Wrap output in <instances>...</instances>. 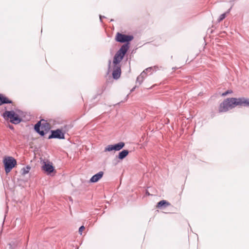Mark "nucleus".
I'll return each instance as SVG.
<instances>
[{
    "label": "nucleus",
    "mask_w": 249,
    "mask_h": 249,
    "mask_svg": "<svg viewBox=\"0 0 249 249\" xmlns=\"http://www.w3.org/2000/svg\"><path fill=\"white\" fill-rule=\"evenodd\" d=\"M236 106L249 107V99L243 97L227 98L220 104L219 111L220 112H226L229 109H231Z\"/></svg>",
    "instance_id": "f257e3e1"
},
{
    "label": "nucleus",
    "mask_w": 249,
    "mask_h": 249,
    "mask_svg": "<svg viewBox=\"0 0 249 249\" xmlns=\"http://www.w3.org/2000/svg\"><path fill=\"white\" fill-rule=\"evenodd\" d=\"M35 130L41 136H44L50 129V126L47 123H41L40 121L35 125Z\"/></svg>",
    "instance_id": "f03ea898"
},
{
    "label": "nucleus",
    "mask_w": 249,
    "mask_h": 249,
    "mask_svg": "<svg viewBox=\"0 0 249 249\" xmlns=\"http://www.w3.org/2000/svg\"><path fill=\"white\" fill-rule=\"evenodd\" d=\"M134 37L132 35H127L118 33L116 35V40L120 43H125L129 46V42L133 40Z\"/></svg>",
    "instance_id": "7ed1b4c3"
},
{
    "label": "nucleus",
    "mask_w": 249,
    "mask_h": 249,
    "mask_svg": "<svg viewBox=\"0 0 249 249\" xmlns=\"http://www.w3.org/2000/svg\"><path fill=\"white\" fill-rule=\"evenodd\" d=\"M31 119V116L27 113L17 109V124L21 122H27Z\"/></svg>",
    "instance_id": "20e7f679"
},
{
    "label": "nucleus",
    "mask_w": 249,
    "mask_h": 249,
    "mask_svg": "<svg viewBox=\"0 0 249 249\" xmlns=\"http://www.w3.org/2000/svg\"><path fill=\"white\" fill-rule=\"evenodd\" d=\"M5 170L7 174L9 173L12 169L16 165V160L12 157L5 158L3 160Z\"/></svg>",
    "instance_id": "39448f33"
},
{
    "label": "nucleus",
    "mask_w": 249,
    "mask_h": 249,
    "mask_svg": "<svg viewBox=\"0 0 249 249\" xmlns=\"http://www.w3.org/2000/svg\"><path fill=\"white\" fill-rule=\"evenodd\" d=\"M125 143L124 142H120L114 144H110L106 146L104 152H111L112 151H118L124 147Z\"/></svg>",
    "instance_id": "423d86ee"
},
{
    "label": "nucleus",
    "mask_w": 249,
    "mask_h": 249,
    "mask_svg": "<svg viewBox=\"0 0 249 249\" xmlns=\"http://www.w3.org/2000/svg\"><path fill=\"white\" fill-rule=\"evenodd\" d=\"M48 139H64V133L62 132V130L60 129L51 130V134L49 136Z\"/></svg>",
    "instance_id": "0eeeda50"
},
{
    "label": "nucleus",
    "mask_w": 249,
    "mask_h": 249,
    "mask_svg": "<svg viewBox=\"0 0 249 249\" xmlns=\"http://www.w3.org/2000/svg\"><path fill=\"white\" fill-rule=\"evenodd\" d=\"M3 117L7 121H10L11 123L16 124V114L14 111H6L3 114Z\"/></svg>",
    "instance_id": "6e6552de"
},
{
    "label": "nucleus",
    "mask_w": 249,
    "mask_h": 249,
    "mask_svg": "<svg viewBox=\"0 0 249 249\" xmlns=\"http://www.w3.org/2000/svg\"><path fill=\"white\" fill-rule=\"evenodd\" d=\"M129 48V46H128L127 44H123L120 49L117 52V54L119 56L121 57V59H123L125 54L127 53V51Z\"/></svg>",
    "instance_id": "1a4fd4ad"
},
{
    "label": "nucleus",
    "mask_w": 249,
    "mask_h": 249,
    "mask_svg": "<svg viewBox=\"0 0 249 249\" xmlns=\"http://www.w3.org/2000/svg\"><path fill=\"white\" fill-rule=\"evenodd\" d=\"M42 169L47 173V174H50L53 172L54 169L52 163L50 162L43 161Z\"/></svg>",
    "instance_id": "9d476101"
},
{
    "label": "nucleus",
    "mask_w": 249,
    "mask_h": 249,
    "mask_svg": "<svg viewBox=\"0 0 249 249\" xmlns=\"http://www.w3.org/2000/svg\"><path fill=\"white\" fill-rule=\"evenodd\" d=\"M121 69L120 66H114L112 71V77L113 79L117 80L121 76Z\"/></svg>",
    "instance_id": "9b49d317"
},
{
    "label": "nucleus",
    "mask_w": 249,
    "mask_h": 249,
    "mask_svg": "<svg viewBox=\"0 0 249 249\" xmlns=\"http://www.w3.org/2000/svg\"><path fill=\"white\" fill-rule=\"evenodd\" d=\"M104 173L103 171H100L98 173L94 175L90 179V182L94 183L99 180L103 176Z\"/></svg>",
    "instance_id": "f8f14e48"
},
{
    "label": "nucleus",
    "mask_w": 249,
    "mask_h": 249,
    "mask_svg": "<svg viewBox=\"0 0 249 249\" xmlns=\"http://www.w3.org/2000/svg\"><path fill=\"white\" fill-rule=\"evenodd\" d=\"M12 101L4 94L0 93V106L4 104H11Z\"/></svg>",
    "instance_id": "ddd939ff"
},
{
    "label": "nucleus",
    "mask_w": 249,
    "mask_h": 249,
    "mask_svg": "<svg viewBox=\"0 0 249 249\" xmlns=\"http://www.w3.org/2000/svg\"><path fill=\"white\" fill-rule=\"evenodd\" d=\"M129 154V151L128 150L124 149L119 153L117 156L119 160H122L124 159Z\"/></svg>",
    "instance_id": "4468645a"
},
{
    "label": "nucleus",
    "mask_w": 249,
    "mask_h": 249,
    "mask_svg": "<svg viewBox=\"0 0 249 249\" xmlns=\"http://www.w3.org/2000/svg\"><path fill=\"white\" fill-rule=\"evenodd\" d=\"M170 205V204L168 201H167L166 200H162L159 201L157 203V207L158 208H161L162 207L168 206Z\"/></svg>",
    "instance_id": "2eb2a0df"
},
{
    "label": "nucleus",
    "mask_w": 249,
    "mask_h": 249,
    "mask_svg": "<svg viewBox=\"0 0 249 249\" xmlns=\"http://www.w3.org/2000/svg\"><path fill=\"white\" fill-rule=\"evenodd\" d=\"M121 57L119 56L117 54H115L113 60V63L114 64V66H119V63L123 60L121 59Z\"/></svg>",
    "instance_id": "dca6fc26"
},
{
    "label": "nucleus",
    "mask_w": 249,
    "mask_h": 249,
    "mask_svg": "<svg viewBox=\"0 0 249 249\" xmlns=\"http://www.w3.org/2000/svg\"><path fill=\"white\" fill-rule=\"evenodd\" d=\"M30 169H31V167L29 165H27L25 167H23L21 169L20 173L22 175H25L29 173Z\"/></svg>",
    "instance_id": "f3484780"
},
{
    "label": "nucleus",
    "mask_w": 249,
    "mask_h": 249,
    "mask_svg": "<svg viewBox=\"0 0 249 249\" xmlns=\"http://www.w3.org/2000/svg\"><path fill=\"white\" fill-rule=\"evenodd\" d=\"M144 79V78H143V77H142L141 76V75L140 74L139 76H138L137 77L136 82H137V83H139V84H141Z\"/></svg>",
    "instance_id": "a211bd4d"
},
{
    "label": "nucleus",
    "mask_w": 249,
    "mask_h": 249,
    "mask_svg": "<svg viewBox=\"0 0 249 249\" xmlns=\"http://www.w3.org/2000/svg\"><path fill=\"white\" fill-rule=\"evenodd\" d=\"M157 67L156 66H154L153 67H149V68H146L145 70V71H146V72L148 73V72H150V73H152V71H153L154 69L156 71V69H157Z\"/></svg>",
    "instance_id": "6ab92c4d"
},
{
    "label": "nucleus",
    "mask_w": 249,
    "mask_h": 249,
    "mask_svg": "<svg viewBox=\"0 0 249 249\" xmlns=\"http://www.w3.org/2000/svg\"><path fill=\"white\" fill-rule=\"evenodd\" d=\"M226 17V13L221 14L218 18V21L220 22L223 20Z\"/></svg>",
    "instance_id": "aec40b11"
},
{
    "label": "nucleus",
    "mask_w": 249,
    "mask_h": 249,
    "mask_svg": "<svg viewBox=\"0 0 249 249\" xmlns=\"http://www.w3.org/2000/svg\"><path fill=\"white\" fill-rule=\"evenodd\" d=\"M147 72H146V71H145V70H144L141 73V75L142 77H143L144 78H145L146 76H147Z\"/></svg>",
    "instance_id": "412c9836"
},
{
    "label": "nucleus",
    "mask_w": 249,
    "mask_h": 249,
    "mask_svg": "<svg viewBox=\"0 0 249 249\" xmlns=\"http://www.w3.org/2000/svg\"><path fill=\"white\" fill-rule=\"evenodd\" d=\"M232 91L231 90H228L226 92L223 93L222 95L223 96H225L227 95V94H228L229 93H232Z\"/></svg>",
    "instance_id": "4be33fe9"
},
{
    "label": "nucleus",
    "mask_w": 249,
    "mask_h": 249,
    "mask_svg": "<svg viewBox=\"0 0 249 249\" xmlns=\"http://www.w3.org/2000/svg\"><path fill=\"white\" fill-rule=\"evenodd\" d=\"M85 227H84V226H81L79 228L78 231H79V233L81 235H82V231H83V230H84V229H85Z\"/></svg>",
    "instance_id": "5701e85b"
},
{
    "label": "nucleus",
    "mask_w": 249,
    "mask_h": 249,
    "mask_svg": "<svg viewBox=\"0 0 249 249\" xmlns=\"http://www.w3.org/2000/svg\"><path fill=\"white\" fill-rule=\"evenodd\" d=\"M8 127L12 130H14V127L13 125H11V124H9L8 125Z\"/></svg>",
    "instance_id": "b1692460"
},
{
    "label": "nucleus",
    "mask_w": 249,
    "mask_h": 249,
    "mask_svg": "<svg viewBox=\"0 0 249 249\" xmlns=\"http://www.w3.org/2000/svg\"><path fill=\"white\" fill-rule=\"evenodd\" d=\"M110 65H111V61L109 60V61H108V67H109V68H110Z\"/></svg>",
    "instance_id": "393cba45"
},
{
    "label": "nucleus",
    "mask_w": 249,
    "mask_h": 249,
    "mask_svg": "<svg viewBox=\"0 0 249 249\" xmlns=\"http://www.w3.org/2000/svg\"><path fill=\"white\" fill-rule=\"evenodd\" d=\"M102 18H105L104 16H100V21H102Z\"/></svg>",
    "instance_id": "a878e982"
},
{
    "label": "nucleus",
    "mask_w": 249,
    "mask_h": 249,
    "mask_svg": "<svg viewBox=\"0 0 249 249\" xmlns=\"http://www.w3.org/2000/svg\"><path fill=\"white\" fill-rule=\"evenodd\" d=\"M231 8H230V9H229V10H228V11L227 12V13H229V12H230V10H231Z\"/></svg>",
    "instance_id": "bb28decb"
},
{
    "label": "nucleus",
    "mask_w": 249,
    "mask_h": 249,
    "mask_svg": "<svg viewBox=\"0 0 249 249\" xmlns=\"http://www.w3.org/2000/svg\"><path fill=\"white\" fill-rule=\"evenodd\" d=\"M134 89H135L134 88L133 89H132L131 91H133Z\"/></svg>",
    "instance_id": "cd10ccee"
}]
</instances>
